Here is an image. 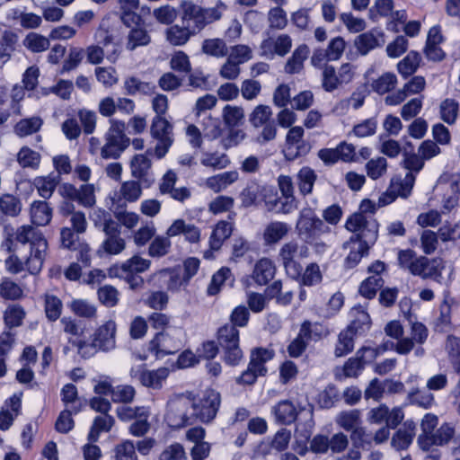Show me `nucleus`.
Instances as JSON below:
<instances>
[{
    "label": "nucleus",
    "mask_w": 460,
    "mask_h": 460,
    "mask_svg": "<svg viewBox=\"0 0 460 460\" xmlns=\"http://www.w3.org/2000/svg\"><path fill=\"white\" fill-rule=\"evenodd\" d=\"M14 239L22 246L29 244L30 255L22 258L12 255L6 259L5 265L8 271L18 273L23 270V264H25L31 274L39 273L46 257L47 240L40 231L31 226L19 227L15 232Z\"/></svg>",
    "instance_id": "f257e3e1"
},
{
    "label": "nucleus",
    "mask_w": 460,
    "mask_h": 460,
    "mask_svg": "<svg viewBox=\"0 0 460 460\" xmlns=\"http://www.w3.org/2000/svg\"><path fill=\"white\" fill-rule=\"evenodd\" d=\"M226 7L222 1H218L212 8H204L190 0L182 1L181 4V23L193 35H196L207 25L218 21L222 16L219 8L226 9Z\"/></svg>",
    "instance_id": "f03ea898"
},
{
    "label": "nucleus",
    "mask_w": 460,
    "mask_h": 460,
    "mask_svg": "<svg viewBox=\"0 0 460 460\" xmlns=\"http://www.w3.org/2000/svg\"><path fill=\"white\" fill-rule=\"evenodd\" d=\"M345 227L354 234L343 243L344 247L357 241L374 244L378 236V223L372 215L354 213L347 219Z\"/></svg>",
    "instance_id": "7ed1b4c3"
},
{
    "label": "nucleus",
    "mask_w": 460,
    "mask_h": 460,
    "mask_svg": "<svg viewBox=\"0 0 460 460\" xmlns=\"http://www.w3.org/2000/svg\"><path fill=\"white\" fill-rule=\"evenodd\" d=\"M125 123L121 120L110 119V128L105 133V144L101 148L104 159H117L129 146L130 140L125 135Z\"/></svg>",
    "instance_id": "20e7f679"
},
{
    "label": "nucleus",
    "mask_w": 460,
    "mask_h": 460,
    "mask_svg": "<svg viewBox=\"0 0 460 460\" xmlns=\"http://www.w3.org/2000/svg\"><path fill=\"white\" fill-rule=\"evenodd\" d=\"M165 420L168 425L174 429L193 424L191 398L184 394L172 396L167 402Z\"/></svg>",
    "instance_id": "39448f33"
},
{
    "label": "nucleus",
    "mask_w": 460,
    "mask_h": 460,
    "mask_svg": "<svg viewBox=\"0 0 460 460\" xmlns=\"http://www.w3.org/2000/svg\"><path fill=\"white\" fill-rule=\"evenodd\" d=\"M221 404V396L218 392L214 389H207L199 398H191V410L196 421L204 424L211 423L219 410Z\"/></svg>",
    "instance_id": "423d86ee"
},
{
    "label": "nucleus",
    "mask_w": 460,
    "mask_h": 460,
    "mask_svg": "<svg viewBox=\"0 0 460 460\" xmlns=\"http://www.w3.org/2000/svg\"><path fill=\"white\" fill-rule=\"evenodd\" d=\"M173 127L163 116H155L150 128V133L157 141L154 148L147 149V154L154 155L157 159L164 158L173 144Z\"/></svg>",
    "instance_id": "0eeeda50"
},
{
    "label": "nucleus",
    "mask_w": 460,
    "mask_h": 460,
    "mask_svg": "<svg viewBox=\"0 0 460 460\" xmlns=\"http://www.w3.org/2000/svg\"><path fill=\"white\" fill-rule=\"evenodd\" d=\"M309 256V248L305 244H300L296 240L285 243L279 252V257L284 266L287 274L292 279L298 278L303 270L299 260Z\"/></svg>",
    "instance_id": "6e6552de"
},
{
    "label": "nucleus",
    "mask_w": 460,
    "mask_h": 460,
    "mask_svg": "<svg viewBox=\"0 0 460 460\" xmlns=\"http://www.w3.org/2000/svg\"><path fill=\"white\" fill-rule=\"evenodd\" d=\"M217 342L224 354V360L230 366H236L243 358L239 346V331L233 324H225L217 331Z\"/></svg>",
    "instance_id": "1a4fd4ad"
},
{
    "label": "nucleus",
    "mask_w": 460,
    "mask_h": 460,
    "mask_svg": "<svg viewBox=\"0 0 460 460\" xmlns=\"http://www.w3.org/2000/svg\"><path fill=\"white\" fill-rule=\"evenodd\" d=\"M296 228L298 235L306 243L313 242L331 229L320 219L311 208H305L300 211Z\"/></svg>",
    "instance_id": "9d476101"
},
{
    "label": "nucleus",
    "mask_w": 460,
    "mask_h": 460,
    "mask_svg": "<svg viewBox=\"0 0 460 460\" xmlns=\"http://www.w3.org/2000/svg\"><path fill=\"white\" fill-rule=\"evenodd\" d=\"M178 176L173 170H167L158 182V190L161 195H168L173 200L184 203L191 196L187 187L175 188Z\"/></svg>",
    "instance_id": "9b49d317"
},
{
    "label": "nucleus",
    "mask_w": 460,
    "mask_h": 460,
    "mask_svg": "<svg viewBox=\"0 0 460 460\" xmlns=\"http://www.w3.org/2000/svg\"><path fill=\"white\" fill-rule=\"evenodd\" d=\"M411 337H405L401 339L396 343L392 342V347L394 350L401 355H407L414 349V342L422 345L428 339L429 330L421 323L411 322Z\"/></svg>",
    "instance_id": "f8f14e48"
},
{
    "label": "nucleus",
    "mask_w": 460,
    "mask_h": 460,
    "mask_svg": "<svg viewBox=\"0 0 460 460\" xmlns=\"http://www.w3.org/2000/svg\"><path fill=\"white\" fill-rule=\"evenodd\" d=\"M304 128L299 126L291 128L286 137L285 154L288 159L294 160L309 153L311 146L303 139Z\"/></svg>",
    "instance_id": "ddd939ff"
},
{
    "label": "nucleus",
    "mask_w": 460,
    "mask_h": 460,
    "mask_svg": "<svg viewBox=\"0 0 460 460\" xmlns=\"http://www.w3.org/2000/svg\"><path fill=\"white\" fill-rule=\"evenodd\" d=\"M443 269L444 264L441 259L429 260L424 256H418L411 273L422 279H432L441 282Z\"/></svg>",
    "instance_id": "4468645a"
},
{
    "label": "nucleus",
    "mask_w": 460,
    "mask_h": 460,
    "mask_svg": "<svg viewBox=\"0 0 460 460\" xmlns=\"http://www.w3.org/2000/svg\"><path fill=\"white\" fill-rule=\"evenodd\" d=\"M181 347V342L174 339L168 332H159L150 341L148 350L154 353L156 358H163L166 355L174 354Z\"/></svg>",
    "instance_id": "2eb2a0df"
},
{
    "label": "nucleus",
    "mask_w": 460,
    "mask_h": 460,
    "mask_svg": "<svg viewBox=\"0 0 460 460\" xmlns=\"http://www.w3.org/2000/svg\"><path fill=\"white\" fill-rule=\"evenodd\" d=\"M415 182V175L412 172H407L404 177L402 175H394L390 181L387 190L388 200L385 203H390L397 197L408 198L412 190Z\"/></svg>",
    "instance_id": "dca6fc26"
},
{
    "label": "nucleus",
    "mask_w": 460,
    "mask_h": 460,
    "mask_svg": "<svg viewBox=\"0 0 460 460\" xmlns=\"http://www.w3.org/2000/svg\"><path fill=\"white\" fill-rule=\"evenodd\" d=\"M454 435V427L444 423L431 436L419 435L418 444L423 451H429L432 446L447 445L453 439Z\"/></svg>",
    "instance_id": "f3484780"
},
{
    "label": "nucleus",
    "mask_w": 460,
    "mask_h": 460,
    "mask_svg": "<svg viewBox=\"0 0 460 460\" xmlns=\"http://www.w3.org/2000/svg\"><path fill=\"white\" fill-rule=\"evenodd\" d=\"M147 154L135 155L130 161V171L133 178L142 181L146 188H149L155 181L153 177H149V171L152 167V161Z\"/></svg>",
    "instance_id": "a211bd4d"
},
{
    "label": "nucleus",
    "mask_w": 460,
    "mask_h": 460,
    "mask_svg": "<svg viewBox=\"0 0 460 460\" xmlns=\"http://www.w3.org/2000/svg\"><path fill=\"white\" fill-rule=\"evenodd\" d=\"M116 323L114 321H108L100 326L93 336V347L102 351H110L116 346L115 341Z\"/></svg>",
    "instance_id": "6ab92c4d"
},
{
    "label": "nucleus",
    "mask_w": 460,
    "mask_h": 460,
    "mask_svg": "<svg viewBox=\"0 0 460 460\" xmlns=\"http://www.w3.org/2000/svg\"><path fill=\"white\" fill-rule=\"evenodd\" d=\"M385 41L383 31L375 28L357 36L355 46L361 55H367L372 49L383 46Z\"/></svg>",
    "instance_id": "aec40b11"
},
{
    "label": "nucleus",
    "mask_w": 460,
    "mask_h": 460,
    "mask_svg": "<svg viewBox=\"0 0 460 460\" xmlns=\"http://www.w3.org/2000/svg\"><path fill=\"white\" fill-rule=\"evenodd\" d=\"M168 237H175L182 234L184 239L191 243H197L200 240V229L193 224L186 223L183 219H176L167 228Z\"/></svg>",
    "instance_id": "412c9836"
},
{
    "label": "nucleus",
    "mask_w": 460,
    "mask_h": 460,
    "mask_svg": "<svg viewBox=\"0 0 460 460\" xmlns=\"http://www.w3.org/2000/svg\"><path fill=\"white\" fill-rule=\"evenodd\" d=\"M415 430V423L412 420H406L393 436L391 446L397 451L407 449L412 442Z\"/></svg>",
    "instance_id": "4be33fe9"
},
{
    "label": "nucleus",
    "mask_w": 460,
    "mask_h": 460,
    "mask_svg": "<svg viewBox=\"0 0 460 460\" xmlns=\"http://www.w3.org/2000/svg\"><path fill=\"white\" fill-rule=\"evenodd\" d=\"M275 272L273 261L268 258H262L255 263L252 278L258 285L264 286L274 278Z\"/></svg>",
    "instance_id": "5701e85b"
},
{
    "label": "nucleus",
    "mask_w": 460,
    "mask_h": 460,
    "mask_svg": "<svg viewBox=\"0 0 460 460\" xmlns=\"http://www.w3.org/2000/svg\"><path fill=\"white\" fill-rule=\"evenodd\" d=\"M272 413L277 422L290 425L296 420L298 411L292 402L283 400L272 407Z\"/></svg>",
    "instance_id": "b1692460"
},
{
    "label": "nucleus",
    "mask_w": 460,
    "mask_h": 460,
    "mask_svg": "<svg viewBox=\"0 0 460 460\" xmlns=\"http://www.w3.org/2000/svg\"><path fill=\"white\" fill-rule=\"evenodd\" d=\"M31 222L36 226H47L52 219L53 208L45 200H35L30 208Z\"/></svg>",
    "instance_id": "393cba45"
},
{
    "label": "nucleus",
    "mask_w": 460,
    "mask_h": 460,
    "mask_svg": "<svg viewBox=\"0 0 460 460\" xmlns=\"http://www.w3.org/2000/svg\"><path fill=\"white\" fill-rule=\"evenodd\" d=\"M151 266V261L144 259L140 255L136 254L131 258L128 259L121 264H116L110 268V270L129 272L132 274H140L149 270Z\"/></svg>",
    "instance_id": "a878e982"
},
{
    "label": "nucleus",
    "mask_w": 460,
    "mask_h": 460,
    "mask_svg": "<svg viewBox=\"0 0 460 460\" xmlns=\"http://www.w3.org/2000/svg\"><path fill=\"white\" fill-rule=\"evenodd\" d=\"M290 231V226L280 221L268 224L263 232V241L266 245H273L282 240Z\"/></svg>",
    "instance_id": "bb28decb"
},
{
    "label": "nucleus",
    "mask_w": 460,
    "mask_h": 460,
    "mask_svg": "<svg viewBox=\"0 0 460 460\" xmlns=\"http://www.w3.org/2000/svg\"><path fill=\"white\" fill-rule=\"evenodd\" d=\"M369 353L373 355V350L369 348H363L357 351L356 357L349 358L343 367V372L347 377H357L363 370L366 359L365 354Z\"/></svg>",
    "instance_id": "cd10ccee"
},
{
    "label": "nucleus",
    "mask_w": 460,
    "mask_h": 460,
    "mask_svg": "<svg viewBox=\"0 0 460 460\" xmlns=\"http://www.w3.org/2000/svg\"><path fill=\"white\" fill-rule=\"evenodd\" d=\"M335 422L340 428L351 432L362 424L361 411L358 409L342 411L335 417Z\"/></svg>",
    "instance_id": "c85d7f7f"
},
{
    "label": "nucleus",
    "mask_w": 460,
    "mask_h": 460,
    "mask_svg": "<svg viewBox=\"0 0 460 460\" xmlns=\"http://www.w3.org/2000/svg\"><path fill=\"white\" fill-rule=\"evenodd\" d=\"M350 314L353 320L347 329L355 334H362L369 330L371 325L370 316L362 306L353 307Z\"/></svg>",
    "instance_id": "c756f323"
},
{
    "label": "nucleus",
    "mask_w": 460,
    "mask_h": 460,
    "mask_svg": "<svg viewBox=\"0 0 460 460\" xmlns=\"http://www.w3.org/2000/svg\"><path fill=\"white\" fill-rule=\"evenodd\" d=\"M169 376L167 367H159L155 370H147L141 376V385L147 388L158 390Z\"/></svg>",
    "instance_id": "7c9ffc66"
},
{
    "label": "nucleus",
    "mask_w": 460,
    "mask_h": 460,
    "mask_svg": "<svg viewBox=\"0 0 460 460\" xmlns=\"http://www.w3.org/2000/svg\"><path fill=\"white\" fill-rule=\"evenodd\" d=\"M421 62V57L419 52L410 51L399 63L397 64L398 73L404 78L411 76L419 68Z\"/></svg>",
    "instance_id": "2f4dec72"
},
{
    "label": "nucleus",
    "mask_w": 460,
    "mask_h": 460,
    "mask_svg": "<svg viewBox=\"0 0 460 460\" xmlns=\"http://www.w3.org/2000/svg\"><path fill=\"white\" fill-rule=\"evenodd\" d=\"M275 352L271 349L257 348L252 350L251 359L249 364L252 367L257 368L261 376H263L267 373L265 363L271 360L274 358Z\"/></svg>",
    "instance_id": "473e14b6"
},
{
    "label": "nucleus",
    "mask_w": 460,
    "mask_h": 460,
    "mask_svg": "<svg viewBox=\"0 0 460 460\" xmlns=\"http://www.w3.org/2000/svg\"><path fill=\"white\" fill-rule=\"evenodd\" d=\"M308 54L309 49L306 45L298 46L288 59L285 65V72L290 75L299 73L304 66V61L307 58Z\"/></svg>",
    "instance_id": "72a5a7b5"
},
{
    "label": "nucleus",
    "mask_w": 460,
    "mask_h": 460,
    "mask_svg": "<svg viewBox=\"0 0 460 460\" xmlns=\"http://www.w3.org/2000/svg\"><path fill=\"white\" fill-rule=\"evenodd\" d=\"M373 243H363V242L357 241L351 243L349 246L344 249H349V253L345 260V265L347 268H354L362 259V257L367 255L369 248Z\"/></svg>",
    "instance_id": "f704fd0d"
},
{
    "label": "nucleus",
    "mask_w": 460,
    "mask_h": 460,
    "mask_svg": "<svg viewBox=\"0 0 460 460\" xmlns=\"http://www.w3.org/2000/svg\"><path fill=\"white\" fill-rule=\"evenodd\" d=\"M238 179V172L235 171L225 172L207 179L206 185L214 190L219 192L232 184Z\"/></svg>",
    "instance_id": "c9c22d12"
},
{
    "label": "nucleus",
    "mask_w": 460,
    "mask_h": 460,
    "mask_svg": "<svg viewBox=\"0 0 460 460\" xmlns=\"http://www.w3.org/2000/svg\"><path fill=\"white\" fill-rule=\"evenodd\" d=\"M201 49L203 53L217 58L226 57L229 52L226 41L219 38L205 40Z\"/></svg>",
    "instance_id": "e433bc0d"
},
{
    "label": "nucleus",
    "mask_w": 460,
    "mask_h": 460,
    "mask_svg": "<svg viewBox=\"0 0 460 460\" xmlns=\"http://www.w3.org/2000/svg\"><path fill=\"white\" fill-rule=\"evenodd\" d=\"M43 124L39 116L22 119L14 126V132L17 136L23 137L38 132Z\"/></svg>",
    "instance_id": "4c0bfd02"
},
{
    "label": "nucleus",
    "mask_w": 460,
    "mask_h": 460,
    "mask_svg": "<svg viewBox=\"0 0 460 460\" xmlns=\"http://www.w3.org/2000/svg\"><path fill=\"white\" fill-rule=\"evenodd\" d=\"M301 335L307 341H317L329 334V330L323 324L305 321L300 327Z\"/></svg>",
    "instance_id": "58836bf2"
},
{
    "label": "nucleus",
    "mask_w": 460,
    "mask_h": 460,
    "mask_svg": "<svg viewBox=\"0 0 460 460\" xmlns=\"http://www.w3.org/2000/svg\"><path fill=\"white\" fill-rule=\"evenodd\" d=\"M165 35L168 42L173 46H182L191 36H194L183 24L181 26L175 24L167 28Z\"/></svg>",
    "instance_id": "ea45409f"
},
{
    "label": "nucleus",
    "mask_w": 460,
    "mask_h": 460,
    "mask_svg": "<svg viewBox=\"0 0 460 460\" xmlns=\"http://www.w3.org/2000/svg\"><path fill=\"white\" fill-rule=\"evenodd\" d=\"M142 181L139 180L126 181L119 188L120 197L128 202H136L142 196Z\"/></svg>",
    "instance_id": "a19ab883"
},
{
    "label": "nucleus",
    "mask_w": 460,
    "mask_h": 460,
    "mask_svg": "<svg viewBox=\"0 0 460 460\" xmlns=\"http://www.w3.org/2000/svg\"><path fill=\"white\" fill-rule=\"evenodd\" d=\"M296 179L300 193L305 196L312 192L317 175L313 169L305 166L299 170Z\"/></svg>",
    "instance_id": "79ce46f5"
},
{
    "label": "nucleus",
    "mask_w": 460,
    "mask_h": 460,
    "mask_svg": "<svg viewBox=\"0 0 460 460\" xmlns=\"http://www.w3.org/2000/svg\"><path fill=\"white\" fill-rule=\"evenodd\" d=\"M59 181L60 177L58 175H49L47 177L35 178L33 184L38 190L39 195L43 199H48L52 196Z\"/></svg>",
    "instance_id": "37998d69"
},
{
    "label": "nucleus",
    "mask_w": 460,
    "mask_h": 460,
    "mask_svg": "<svg viewBox=\"0 0 460 460\" xmlns=\"http://www.w3.org/2000/svg\"><path fill=\"white\" fill-rule=\"evenodd\" d=\"M233 232V224L227 221L218 222L210 237L211 248L217 250L221 247L222 243L227 239Z\"/></svg>",
    "instance_id": "c03bdc74"
},
{
    "label": "nucleus",
    "mask_w": 460,
    "mask_h": 460,
    "mask_svg": "<svg viewBox=\"0 0 460 460\" xmlns=\"http://www.w3.org/2000/svg\"><path fill=\"white\" fill-rule=\"evenodd\" d=\"M113 424L114 419L109 414L95 417L91 430L88 434V439L91 442H96L99 438L100 433L102 431H110Z\"/></svg>",
    "instance_id": "a18cd8bd"
},
{
    "label": "nucleus",
    "mask_w": 460,
    "mask_h": 460,
    "mask_svg": "<svg viewBox=\"0 0 460 460\" xmlns=\"http://www.w3.org/2000/svg\"><path fill=\"white\" fill-rule=\"evenodd\" d=\"M271 117V108L268 105L260 104L257 105L249 115V121L253 128H259L268 122L274 121Z\"/></svg>",
    "instance_id": "49530a36"
},
{
    "label": "nucleus",
    "mask_w": 460,
    "mask_h": 460,
    "mask_svg": "<svg viewBox=\"0 0 460 460\" xmlns=\"http://www.w3.org/2000/svg\"><path fill=\"white\" fill-rule=\"evenodd\" d=\"M222 117L227 128H235L243 124L244 111L242 107L227 104L223 109Z\"/></svg>",
    "instance_id": "de8ad7c7"
},
{
    "label": "nucleus",
    "mask_w": 460,
    "mask_h": 460,
    "mask_svg": "<svg viewBox=\"0 0 460 460\" xmlns=\"http://www.w3.org/2000/svg\"><path fill=\"white\" fill-rule=\"evenodd\" d=\"M263 190L264 188L258 182H249L240 194L242 205L246 208L256 205L257 200L261 197Z\"/></svg>",
    "instance_id": "09e8293b"
},
{
    "label": "nucleus",
    "mask_w": 460,
    "mask_h": 460,
    "mask_svg": "<svg viewBox=\"0 0 460 460\" xmlns=\"http://www.w3.org/2000/svg\"><path fill=\"white\" fill-rule=\"evenodd\" d=\"M384 283L381 275L373 274L361 283L359 293L364 297L371 299L376 296L377 290L384 286Z\"/></svg>",
    "instance_id": "8fccbe9b"
},
{
    "label": "nucleus",
    "mask_w": 460,
    "mask_h": 460,
    "mask_svg": "<svg viewBox=\"0 0 460 460\" xmlns=\"http://www.w3.org/2000/svg\"><path fill=\"white\" fill-rule=\"evenodd\" d=\"M171 237L157 235L150 243L148 247V255L153 258H161L165 256L171 247Z\"/></svg>",
    "instance_id": "3c124183"
},
{
    "label": "nucleus",
    "mask_w": 460,
    "mask_h": 460,
    "mask_svg": "<svg viewBox=\"0 0 460 460\" xmlns=\"http://www.w3.org/2000/svg\"><path fill=\"white\" fill-rule=\"evenodd\" d=\"M397 84V77L394 73L387 72L373 81L371 87L378 94H385L393 90Z\"/></svg>",
    "instance_id": "603ef678"
},
{
    "label": "nucleus",
    "mask_w": 460,
    "mask_h": 460,
    "mask_svg": "<svg viewBox=\"0 0 460 460\" xmlns=\"http://www.w3.org/2000/svg\"><path fill=\"white\" fill-rule=\"evenodd\" d=\"M151 40L150 35L141 27L133 28L128 36L127 48L134 50L137 47L146 46Z\"/></svg>",
    "instance_id": "864d4df0"
},
{
    "label": "nucleus",
    "mask_w": 460,
    "mask_h": 460,
    "mask_svg": "<svg viewBox=\"0 0 460 460\" xmlns=\"http://www.w3.org/2000/svg\"><path fill=\"white\" fill-rule=\"evenodd\" d=\"M446 349L455 372L460 376V339L449 335L447 339Z\"/></svg>",
    "instance_id": "5fc2aeb1"
},
{
    "label": "nucleus",
    "mask_w": 460,
    "mask_h": 460,
    "mask_svg": "<svg viewBox=\"0 0 460 460\" xmlns=\"http://www.w3.org/2000/svg\"><path fill=\"white\" fill-rule=\"evenodd\" d=\"M342 83L340 81L337 71L332 66H325L322 73V87L324 91L332 93L339 88Z\"/></svg>",
    "instance_id": "6e6d98bb"
},
{
    "label": "nucleus",
    "mask_w": 460,
    "mask_h": 460,
    "mask_svg": "<svg viewBox=\"0 0 460 460\" xmlns=\"http://www.w3.org/2000/svg\"><path fill=\"white\" fill-rule=\"evenodd\" d=\"M79 411L80 407L75 406H71L70 409H66L61 411L55 424L56 430L64 434L69 432L74 427L72 414H76Z\"/></svg>",
    "instance_id": "4d7b16f0"
},
{
    "label": "nucleus",
    "mask_w": 460,
    "mask_h": 460,
    "mask_svg": "<svg viewBox=\"0 0 460 460\" xmlns=\"http://www.w3.org/2000/svg\"><path fill=\"white\" fill-rule=\"evenodd\" d=\"M353 335H356L350 330L346 329L339 334L338 342L335 348V356L342 357L353 350Z\"/></svg>",
    "instance_id": "13d9d810"
},
{
    "label": "nucleus",
    "mask_w": 460,
    "mask_h": 460,
    "mask_svg": "<svg viewBox=\"0 0 460 460\" xmlns=\"http://www.w3.org/2000/svg\"><path fill=\"white\" fill-rule=\"evenodd\" d=\"M72 312L79 317L94 318L96 316V306L84 299H75L70 304Z\"/></svg>",
    "instance_id": "bf43d9fd"
},
{
    "label": "nucleus",
    "mask_w": 460,
    "mask_h": 460,
    "mask_svg": "<svg viewBox=\"0 0 460 460\" xmlns=\"http://www.w3.org/2000/svg\"><path fill=\"white\" fill-rule=\"evenodd\" d=\"M94 75L97 81L106 88H111L119 82L117 71L112 66H98L94 69Z\"/></svg>",
    "instance_id": "052dcab7"
},
{
    "label": "nucleus",
    "mask_w": 460,
    "mask_h": 460,
    "mask_svg": "<svg viewBox=\"0 0 460 460\" xmlns=\"http://www.w3.org/2000/svg\"><path fill=\"white\" fill-rule=\"evenodd\" d=\"M25 312L21 305H13L7 307L4 314L5 326L9 329L22 325Z\"/></svg>",
    "instance_id": "680f3d73"
},
{
    "label": "nucleus",
    "mask_w": 460,
    "mask_h": 460,
    "mask_svg": "<svg viewBox=\"0 0 460 460\" xmlns=\"http://www.w3.org/2000/svg\"><path fill=\"white\" fill-rule=\"evenodd\" d=\"M349 438L355 448L368 449L372 445V435L362 424L350 432Z\"/></svg>",
    "instance_id": "e2e57ef3"
},
{
    "label": "nucleus",
    "mask_w": 460,
    "mask_h": 460,
    "mask_svg": "<svg viewBox=\"0 0 460 460\" xmlns=\"http://www.w3.org/2000/svg\"><path fill=\"white\" fill-rule=\"evenodd\" d=\"M23 45L36 53L48 49L50 43L48 38L35 32H30L23 40Z\"/></svg>",
    "instance_id": "0e129e2a"
},
{
    "label": "nucleus",
    "mask_w": 460,
    "mask_h": 460,
    "mask_svg": "<svg viewBox=\"0 0 460 460\" xmlns=\"http://www.w3.org/2000/svg\"><path fill=\"white\" fill-rule=\"evenodd\" d=\"M387 170V161L385 157L370 159L366 164L367 174L372 180L382 177Z\"/></svg>",
    "instance_id": "69168bd1"
},
{
    "label": "nucleus",
    "mask_w": 460,
    "mask_h": 460,
    "mask_svg": "<svg viewBox=\"0 0 460 460\" xmlns=\"http://www.w3.org/2000/svg\"><path fill=\"white\" fill-rule=\"evenodd\" d=\"M63 305L61 300L53 295L45 296V313L50 322L57 321L62 313Z\"/></svg>",
    "instance_id": "338daca9"
},
{
    "label": "nucleus",
    "mask_w": 460,
    "mask_h": 460,
    "mask_svg": "<svg viewBox=\"0 0 460 460\" xmlns=\"http://www.w3.org/2000/svg\"><path fill=\"white\" fill-rule=\"evenodd\" d=\"M407 399L411 404L418 405L424 409L430 408L434 403V396L431 393L419 389L410 392Z\"/></svg>",
    "instance_id": "774afa93"
}]
</instances>
